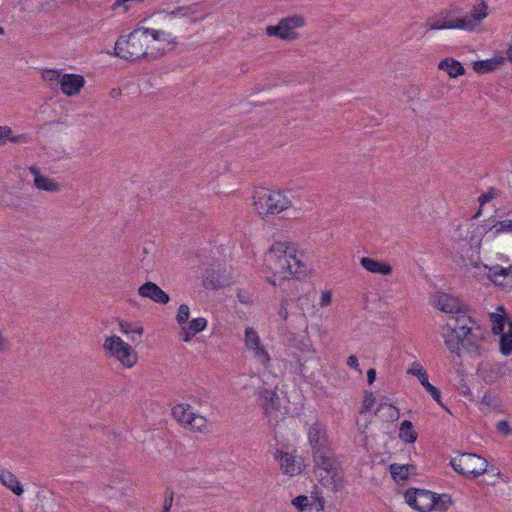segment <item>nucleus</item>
<instances>
[{
    "label": "nucleus",
    "instance_id": "1",
    "mask_svg": "<svg viewBox=\"0 0 512 512\" xmlns=\"http://www.w3.org/2000/svg\"><path fill=\"white\" fill-rule=\"evenodd\" d=\"M487 15V5L484 1L474 5L469 12L459 5L451 4L429 17L424 26L427 30L473 31Z\"/></svg>",
    "mask_w": 512,
    "mask_h": 512
},
{
    "label": "nucleus",
    "instance_id": "2",
    "mask_svg": "<svg viewBox=\"0 0 512 512\" xmlns=\"http://www.w3.org/2000/svg\"><path fill=\"white\" fill-rule=\"evenodd\" d=\"M265 264L274 277L289 279L291 276L301 279L306 276L308 268L297 256L296 250L288 242L278 241L272 244L265 255Z\"/></svg>",
    "mask_w": 512,
    "mask_h": 512
},
{
    "label": "nucleus",
    "instance_id": "3",
    "mask_svg": "<svg viewBox=\"0 0 512 512\" xmlns=\"http://www.w3.org/2000/svg\"><path fill=\"white\" fill-rule=\"evenodd\" d=\"M148 30L135 29L127 37L120 36L115 43V54L125 60L135 61L141 58L156 59L157 53H148Z\"/></svg>",
    "mask_w": 512,
    "mask_h": 512
},
{
    "label": "nucleus",
    "instance_id": "4",
    "mask_svg": "<svg viewBox=\"0 0 512 512\" xmlns=\"http://www.w3.org/2000/svg\"><path fill=\"white\" fill-rule=\"evenodd\" d=\"M312 455L319 482L323 486H332V490L338 491L342 487L343 475L332 448Z\"/></svg>",
    "mask_w": 512,
    "mask_h": 512
},
{
    "label": "nucleus",
    "instance_id": "5",
    "mask_svg": "<svg viewBox=\"0 0 512 512\" xmlns=\"http://www.w3.org/2000/svg\"><path fill=\"white\" fill-rule=\"evenodd\" d=\"M255 210L260 216L278 214L291 206L290 200L280 191L259 188L254 193Z\"/></svg>",
    "mask_w": 512,
    "mask_h": 512
},
{
    "label": "nucleus",
    "instance_id": "6",
    "mask_svg": "<svg viewBox=\"0 0 512 512\" xmlns=\"http://www.w3.org/2000/svg\"><path fill=\"white\" fill-rule=\"evenodd\" d=\"M450 463L457 473L469 478H477L487 470L486 459L474 453H462L454 457Z\"/></svg>",
    "mask_w": 512,
    "mask_h": 512
},
{
    "label": "nucleus",
    "instance_id": "7",
    "mask_svg": "<svg viewBox=\"0 0 512 512\" xmlns=\"http://www.w3.org/2000/svg\"><path fill=\"white\" fill-rule=\"evenodd\" d=\"M103 348L109 357H114L125 367L131 368L137 362V354L133 348L119 336H109L104 340Z\"/></svg>",
    "mask_w": 512,
    "mask_h": 512
},
{
    "label": "nucleus",
    "instance_id": "8",
    "mask_svg": "<svg viewBox=\"0 0 512 512\" xmlns=\"http://www.w3.org/2000/svg\"><path fill=\"white\" fill-rule=\"evenodd\" d=\"M304 25V18L298 15L283 18L275 26H268L266 33L283 40H292L296 37L294 30Z\"/></svg>",
    "mask_w": 512,
    "mask_h": 512
},
{
    "label": "nucleus",
    "instance_id": "9",
    "mask_svg": "<svg viewBox=\"0 0 512 512\" xmlns=\"http://www.w3.org/2000/svg\"><path fill=\"white\" fill-rule=\"evenodd\" d=\"M405 500L409 506L418 512H430L435 507V493L428 490H407Z\"/></svg>",
    "mask_w": 512,
    "mask_h": 512
},
{
    "label": "nucleus",
    "instance_id": "10",
    "mask_svg": "<svg viewBox=\"0 0 512 512\" xmlns=\"http://www.w3.org/2000/svg\"><path fill=\"white\" fill-rule=\"evenodd\" d=\"M493 323L492 331L494 334H501L500 351L504 355L512 353V322L508 323V331L504 332L506 318L500 314L492 313L490 315Z\"/></svg>",
    "mask_w": 512,
    "mask_h": 512
},
{
    "label": "nucleus",
    "instance_id": "11",
    "mask_svg": "<svg viewBox=\"0 0 512 512\" xmlns=\"http://www.w3.org/2000/svg\"><path fill=\"white\" fill-rule=\"evenodd\" d=\"M308 440L312 448V454L331 448L326 427L319 422L314 423L309 428Z\"/></svg>",
    "mask_w": 512,
    "mask_h": 512
},
{
    "label": "nucleus",
    "instance_id": "12",
    "mask_svg": "<svg viewBox=\"0 0 512 512\" xmlns=\"http://www.w3.org/2000/svg\"><path fill=\"white\" fill-rule=\"evenodd\" d=\"M275 460L279 461L280 468L283 474L288 476H295L302 472L303 465L300 461H297L295 456L292 454L283 452L282 450L277 449L274 453Z\"/></svg>",
    "mask_w": 512,
    "mask_h": 512
},
{
    "label": "nucleus",
    "instance_id": "13",
    "mask_svg": "<svg viewBox=\"0 0 512 512\" xmlns=\"http://www.w3.org/2000/svg\"><path fill=\"white\" fill-rule=\"evenodd\" d=\"M433 304L445 313L456 314L461 313V310H463V305L459 299L447 293L435 294L433 296Z\"/></svg>",
    "mask_w": 512,
    "mask_h": 512
},
{
    "label": "nucleus",
    "instance_id": "14",
    "mask_svg": "<svg viewBox=\"0 0 512 512\" xmlns=\"http://www.w3.org/2000/svg\"><path fill=\"white\" fill-rule=\"evenodd\" d=\"M138 294L143 298H148L159 304H167L170 300L169 295L151 281H147L141 285L138 288Z\"/></svg>",
    "mask_w": 512,
    "mask_h": 512
},
{
    "label": "nucleus",
    "instance_id": "15",
    "mask_svg": "<svg viewBox=\"0 0 512 512\" xmlns=\"http://www.w3.org/2000/svg\"><path fill=\"white\" fill-rule=\"evenodd\" d=\"M230 279L225 275V271L220 268H208L204 273L203 286L206 289H218L228 286Z\"/></svg>",
    "mask_w": 512,
    "mask_h": 512
},
{
    "label": "nucleus",
    "instance_id": "16",
    "mask_svg": "<svg viewBox=\"0 0 512 512\" xmlns=\"http://www.w3.org/2000/svg\"><path fill=\"white\" fill-rule=\"evenodd\" d=\"M407 373L412 374L418 377L421 385L425 388V390L431 395V397L439 404H441V394L438 388L430 384L428 380V374L423 369L422 365L414 362L412 367L408 369Z\"/></svg>",
    "mask_w": 512,
    "mask_h": 512
},
{
    "label": "nucleus",
    "instance_id": "17",
    "mask_svg": "<svg viewBox=\"0 0 512 512\" xmlns=\"http://www.w3.org/2000/svg\"><path fill=\"white\" fill-rule=\"evenodd\" d=\"M84 84V78L77 74H64L60 79L61 90L67 96L79 94Z\"/></svg>",
    "mask_w": 512,
    "mask_h": 512
},
{
    "label": "nucleus",
    "instance_id": "18",
    "mask_svg": "<svg viewBox=\"0 0 512 512\" xmlns=\"http://www.w3.org/2000/svg\"><path fill=\"white\" fill-rule=\"evenodd\" d=\"M457 331L452 329V325L446 324L442 327L441 335L448 350L451 353L459 354L461 347H463V338Z\"/></svg>",
    "mask_w": 512,
    "mask_h": 512
},
{
    "label": "nucleus",
    "instance_id": "19",
    "mask_svg": "<svg viewBox=\"0 0 512 512\" xmlns=\"http://www.w3.org/2000/svg\"><path fill=\"white\" fill-rule=\"evenodd\" d=\"M29 171L34 176V185L37 189L47 192H59L61 190L60 184L52 178L41 175L38 167L31 166Z\"/></svg>",
    "mask_w": 512,
    "mask_h": 512
},
{
    "label": "nucleus",
    "instance_id": "20",
    "mask_svg": "<svg viewBox=\"0 0 512 512\" xmlns=\"http://www.w3.org/2000/svg\"><path fill=\"white\" fill-rule=\"evenodd\" d=\"M456 317H452L447 325H452V329L458 330L457 333L463 336L469 333L470 329L476 325V322L466 313L461 310V313H456Z\"/></svg>",
    "mask_w": 512,
    "mask_h": 512
},
{
    "label": "nucleus",
    "instance_id": "21",
    "mask_svg": "<svg viewBox=\"0 0 512 512\" xmlns=\"http://www.w3.org/2000/svg\"><path fill=\"white\" fill-rule=\"evenodd\" d=\"M361 266L370 273L391 275L392 267L385 262H380L370 257H362L360 259Z\"/></svg>",
    "mask_w": 512,
    "mask_h": 512
},
{
    "label": "nucleus",
    "instance_id": "22",
    "mask_svg": "<svg viewBox=\"0 0 512 512\" xmlns=\"http://www.w3.org/2000/svg\"><path fill=\"white\" fill-rule=\"evenodd\" d=\"M463 347L469 352H475L478 350L479 344L483 339V331L479 325L473 326L469 333H465L463 336Z\"/></svg>",
    "mask_w": 512,
    "mask_h": 512
},
{
    "label": "nucleus",
    "instance_id": "23",
    "mask_svg": "<svg viewBox=\"0 0 512 512\" xmlns=\"http://www.w3.org/2000/svg\"><path fill=\"white\" fill-rule=\"evenodd\" d=\"M260 401L266 414L280 407V398L275 390L264 389L260 394Z\"/></svg>",
    "mask_w": 512,
    "mask_h": 512
},
{
    "label": "nucleus",
    "instance_id": "24",
    "mask_svg": "<svg viewBox=\"0 0 512 512\" xmlns=\"http://www.w3.org/2000/svg\"><path fill=\"white\" fill-rule=\"evenodd\" d=\"M0 482L17 496H20L24 492L23 486L18 481L17 477L8 470L0 468Z\"/></svg>",
    "mask_w": 512,
    "mask_h": 512
},
{
    "label": "nucleus",
    "instance_id": "25",
    "mask_svg": "<svg viewBox=\"0 0 512 512\" xmlns=\"http://www.w3.org/2000/svg\"><path fill=\"white\" fill-rule=\"evenodd\" d=\"M438 67L439 69L446 71L452 78H456L457 76L463 75L465 73L463 65L453 58H446L442 60Z\"/></svg>",
    "mask_w": 512,
    "mask_h": 512
},
{
    "label": "nucleus",
    "instance_id": "26",
    "mask_svg": "<svg viewBox=\"0 0 512 512\" xmlns=\"http://www.w3.org/2000/svg\"><path fill=\"white\" fill-rule=\"evenodd\" d=\"M490 373L491 375L488 376L489 381H496L498 379H512V369L508 363H495L491 365Z\"/></svg>",
    "mask_w": 512,
    "mask_h": 512
},
{
    "label": "nucleus",
    "instance_id": "27",
    "mask_svg": "<svg viewBox=\"0 0 512 512\" xmlns=\"http://www.w3.org/2000/svg\"><path fill=\"white\" fill-rule=\"evenodd\" d=\"M172 415L178 422L189 425L194 412L188 404H177L172 408Z\"/></svg>",
    "mask_w": 512,
    "mask_h": 512
},
{
    "label": "nucleus",
    "instance_id": "28",
    "mask_svg": "<svg viewBox=\"0 0 512 512\" xmlns=\"http://www.w3.org/2000/svg\"><path fill=\"white\" fill-rule=\"evenodd\" d=\"M390 473L392 478L395 481H404L409 475L415 470L414 465H400V464H391L390 465Z\"/></svg>",
    "mask_w": 512,
    "mask_h": 512
},
{
    "label": "nucleus",
    "instance_id": "29",
    "mask_svg": "<svg viewBox=\"0 0 512 512\" xmlns=\"http://www.w3.org/2000/svg\"><path fill=\"white\" fill-rule=\"evenodd\" d=\"M502 62V58L476 61L473 63V69L477 73H488L495 70L500 64H502Z\"/></svg>",
    "mask_w": 512,
    "mask_h": 512
},
{
    "label": "nucleus",
    "instance_id": "30",
    "mask_svg": "<svg viewBox=\"0 0 512 512\" xmlns=\"http://www.w3.org/2000/svg\"><path fill=\"white\" fill-rule=\"evenodd\" d=\"M399 438L406 443H414L417 440V433L412 422L405 420L399 429Z\"/></svg>",
    "mask_w": 512,
    "mask_h": 512
},
{
    "label": "nucleus",
    "instance_id": "31",
    "mask_svg": "<svg viewBox=\"0 0 512 512\" xmlns=\"http://www.w3.org/2000/svg\"><path fill=\"white\" fill-rule=\"evenodd\" d=\"M6 140H9L12 143H26L27 136L26 135H12V130L8 126H0V145L4 144Z\"/></svg>",
    "mask_w": 512,
    "mask_h": 512
},
{
    "label": "nucleus",
    "instance_id": "32",
    "mask_svg": "<svg viewBox=\"0 0 512 512\" xmlns=\"http://www.w3.org/2000/svg\"><path fill=\"white\" fill-rule=\"evenodd\" d=\"M488 276L492 282L498 284L499 277H511L512 278V265L509 267H502L499 265L493 266L489 269Z\"/></svg>",
    "mask_w": 512,
    "mask_h": 512
},
{
    "label": "nucleus",
    "instance_id": "33",
    "mask_svg": "<svg viewBox=\"0 0 512 512\" xmlns=\"http://www.w3.org/2000/svg\"><path fill=\"white\" fill-rule=\"evenodd\" d=\"M382 410H385L384 417L387 421L394 422L399 419L400 413L395 406L387 403H380L375 414H378Z\"/></svg>",
    "mask_w": 512,
    "mask_h": 512
},
{
    "label": "nucleus",
    "instance_id": "34",
    "mask_svg": "<svg viewBox=\"0 0 512 512\" xmlns=\"http://www.w3.org/2000/svg\"><path fill=\"white\" fill-rule=\"evenodd\" d=\"M261 345V340L258 333L251 327H247L245 330V346L248 350L258 348Z\"/></svg>",
    "mask_w": 512,
    "mask_h": 512
},
{
    "label": "nucleus",
    "instance_id": "35",
    "mask_svg": "<svg viewBox=\"0 0 512 512\" xmlns=\"http://www.w3.org/2000/svg\"><path fill=\"white\" fill-rule=\"evenodd\" d=\"M188 426L194 431L205 432L207 430V419L194 413Z\"/></svg>",
    "mask_w": 512,
    "mask_h": 512
},
{
    "label": "nucleus",
    "instance_id": "36",
    "mask_svg": "<svg viewBox=\"0 0 512 512\" xmlns=\"http://www.w3.org/2000/svg\"><path fill=\"white\" fill-rule=\"evenodd\" d=\"M251 351L253 352V355L258 360V362L267 368L271 358L264 346L261 344L258 346V348H253Z\"/></svg>",
    "mask_w": 512,
    "mask_h": 512
},
{
    "label": "nucleus",
    "instance_id": "37",
    "mask_svg": "<svg viewBox=\"0 0 512 512\" xmlns=\"http://www.w3.org/2000/svg\"><path fill=\"white\" fill-rule=\"evenodd\" d=\"M490 231H493L495 235L500 233H512V220L505 219L498 221L490 228Z\"/></svg>",
    "mask_w": 512,
    "mask_h": 512
},
{
    "label": "nucleus",
    "instance_id": "38",
    "mask_svg": "<svg viewBox=\"0 0 512 512\" xmlns=\"http://www.w3.org/2000/svg\"><path fill=\"white\" fill-rule=\"evenodd\" d=\"M292 505L296 507L298 512H306L310 510L312 504L309 502V499L305 495H299L292 500Z\"/></svg>",
    "mask_w": 512,
    "mask_h": 512
},
{
    "label": "nucleus",
    "instance_id": "39",
    "mask_svg": "<svg viewBox=\"0 0 512 512\" xmlns=\"http://www.w3.org/2000/svg\"><path fill=\"white\" fill-rule=\"evenodd\" d=\"M119 329L124 334L137 333L139 335V337L143 333V328L142 327L137 326V325H135L133 323L125 322V321H120L119 322Z\"/></svg>",
    "mask_w": 512,
    "mask_h": 512
},
{
    "label": "nucleus",
    "instance_id": "40",
    "mask_svg": "<svg viewBox=\"0 0 512 512\" xmlns=\"http://www.w3.org/2000/svg\"><path fill=\"white\" fill-rule=\"evenodd\" d=\"M452 501L450 496L447 494L435 495V507L434 509L439 511H446L451 505Z\"/></svg>",
    "mask_w": 512,
    "mask_h": 512
},
{
    "label": "nucleus",
    "instance_id": "41",
    "mask_svg": "<svg viewBox=\"0 0 512 512\" xmlns=\"http://www.w3.org/2000/svg\"><path fill=\"white\" fill-rule=\"evenodd\" d=\"M190 316V309L189 306L186 304H181L178 308L177 315H176V321L177 323L182 326L186 325L187 321Z\"/></svg>",
    "mask_w": 512,
    "mask_h": 512
},
{
    "label": "nucleus",
    "instance_id": "42",
    "mask_svg": "<svg viewBox=\"0 0 512 512\" xmlns=\"http://www.w3.org/2000/svg\"><path fill=\"white\" fill-rule=\"evenodd\" d=\"M207 326V320L203 317H198L193 319L189 324L188 328L194 334L202 332Z\"/></svg>",
    "mask_w": 512,
    "mask_h": 512
},
{
    "label": "nucleus",
    "instance_id": "43",
    "mask_svg": "<svg viewBox=\"0 0 512 512\" xmlns=\"http://www.w3.org/2000/svg\"><path fill=\"white\" fill-rule=\"evenodd\" d=\"M374 402H375V398L373 396V393L369 392V391H365L364 399H363L362 406L360 409V413L364 414V413L369 412L371 410V408L373 407Z\"/></svg>",
    "mask_w": 512,
    "mask_h": 512
},
{
    "label": "nucleus",
    "instance_id": "44",
    "mask_svg": "<svg viewBox=\"0 0 512 512\" xmlns=\"http://www.w3.org/2000/svg\"><path fill=\"white\" fill-rule=\"evenodd\" d=\"M42 77L45 81H48V82H59L60 83V79H61V74L58 70H54V69H46L43 71L42 73Z\"/></svg>",
    "mask_w": 512,
    "mask_h": 512
},
{
    "label": "nucleus",
    "instance_id": "45",
    "mask_svg": "<svg viewBox=\"0 0 512 512\" xmlns=\"http://www.w3.org/2000/svg\"><path fill=\"white\" fill-rule=\"evenodd\" d=\"M10 349V342L8 338L4 335L3 331L0 329V354H5Z\"/></svg>",
    "mask_w": 512,
    "mask_h": 512
},
{
    "label": "nucleus",
    "instance_id": "46",
    "mask_svg": "<svg viewBox=\"0 0 512 512\" xmlns=\"http://www.w3.org/2000/svg\"><path fill=\"white\" fill-rule=\"evenodd\" d=\"M142 30H148V34H150L152 36L153 40H155V41L166 39L165 36L167 34L162 30H155V29H151V28H142Z\"/></svg>",
    "mask_w": 512,
    "mask_h": 512
},
{
    "label": "nucleus",
    "instance_id": "47",
    "mask_svg": "<svg viewBox=\"0 0 512 512\" xmlns=\"http://www.w3.org/2000/svg\"><path fill=\"white\" fill-rule=\"evenodd\" d=\"M496 427H497V430L499 432L503 433L504 435H510L512 433L510 425H509L508 421H506V420L498 421L496 424Z\"/></svg>",
    "mask_w": 512,
    "mask_h": 512
},
{
    "label": "nucleus",
    "instance_id": "48",
    "mask_svg": "<svg viewBox=\"0 0 512 512\" xmlns=\"http://www.w3.org/2000/svg\"><path fill=\"white\" fill-rule=\"evenodd\" d=\"M173 502V491L167 490L165 493V500L163 505V512H169Z\"/></svg>",
    "mask_w": 512,
    "mask_h": 512
},
{
    "label": "nucleus",
    "instance_id": "49",
    "mask_svg": "<svg viewBox=\"0 0 512 512\" xmlns=\"http://www.w3.org/2000/svg\"><path fill=\"white\" fill-rule=\"evenodd\" d=\"M194 335L195 334L191 330H189L187 325L181 326L180 336H181L182 341L189 342Z\"/></svg>",
    "mask_w": 512,
    "mask_h": 512
},
{
    "label": "nucleus",
    "instance_id": "50",
    "mask_svg": "<svg viewBox=\"0 0 512 512\" xmlns=\"http://www.w3.org/2000/svg\"><path fill=\"white\" fill-rule=\"evenodd\" d=\"M332 302V294L329 291H323L321 294L320 305L322 307L330 305Z\"/></svg>",
    "mask_w": 512,
    "mask_h": 512
},
{
    "label": "nucleus",
    "instance_id": "51",
    "mask_svg": "<svg viewBox=\"0 0 512 512\" xmlns=\"http://www.w3.org/2000/svg\"><path fill=\"white\" fill-rule=\"evenodd\" d=\"M347 365L350 367V368H353L355 370H357L359 373H361V370L359 368V363H358V359L356 356L354 355H351L347 358Z\"/></svg>",
    "mask_w": 512,
    "mask_h": 512
},
{
    "label": "nucleus",
    "instance_id": "52",
    "mask_svg": "<svg viewBox=\"0 0 512 512\" xmlns=\"http://www.w3.org/2000/svg\"><path fill=\"white\" fill-rule=\"evenodd\" d=\"M494 197V194L492 192H487V193H484L482 194L480 197H479V202L481 205L491 201Z\"/></svg>",
    "mask_w": 512,
    "mask_h": 512
},
{
    "label": "nucleus",
    "instance_id": "53",
    "mask_svg": "<svg viewBox=\"0 0 512 512\" xmlns=\"http://www.w3.org/2000/svg\"><path fill=\"white\" fill-rule=\"evenodd\" d=\"M315 508H316V510L318 512L324 510V508H325V500H324L323 497H317L316 498Z\"/></svg>",
    "mask_w": 512,
    "mask_h": 512
},
{
    "label": "nucleus",
    "instance_id": "54",
    "mask_svg": "<svg viewBox=\"0 0 512 512\" xmlns=\"http://www.w3.org/2000/svg\"><path fill=\"white\" fill-rule=\"evenodd\" d=\"M284 304H285V301L283 300L281 303L280 309L278 311V314L282 319L286 320L288 317V310L285 308Z\"/></svg>",
    "mask_w": 512,
    "mask_h": 512
},
{
    "label": "nucleus",
    "instance_id": "55",
    "mask_svg": "<svg viewBox=\"0 0 512 512\" xmlns=\"http://www.w3.org/2000/svg\"><path fill=\"white\" fill-rule=\"evenodd\" d=\"M376 379V370L371 368L367 371V381L371 385Z\"/></svg>",
    "mask_w": 512,
    "mask_h": 512
},
{
    "label": "nucleus",
    "instance_id": "56",
    "mask_svg": "<svg viewBox=\"0 0 512 512\" xmlns=\"http://www.w3.org/2000/svg\"><path fill=\"white\" fill-rule=\"evenodd\" d=\"M182 11H183V8H181V7L177 8V9L171 11L169 13V16H171L172 18L178 17V16H183L184 14L182 13Z\"/></svg>",
    "mask_w": 512,
    "mask_h": 512
},
{
    "label": "nucleus",
    "instance_id": "57",
    "mask_svg": "<svg viewBox=\"0 0 512 512\" xmlns=\"http://www.w3.org/2000/svg\"><path fill=\"white\" fill-rule=\"evenodd\" d=\"M506 58L512 63V45L506 51Z\"/></svg>",
    "mask_w": 512,
    "mask_h": 512
},
{
    "label": "nucleus",
    "instance_id": "58",
    "mask_svg": "<svg viewBox=\"0 0 512 512\" xmlns=\"http://www.w3.org/2000/svg\"><path fill=\"white\" fill-rule=\"evenodd\" d=\"M268 281L272 284V285H276V281L274 279H270L268 278Z\"/></svg>",
    "mask_w": 512,
    "mask_h": 512
},
{
    "label": "nucleus",
    "instance_id": "59",
    "mask_svg": "<svg viewBox=\"0 0 512 512\" xmlns=\"http://www.w3.org/2000/svg\"><path fill=\"white\" fill-rule=\"evenodd\" d=\"M4 33H5L4 28L0 26V35H3Z\"/></svg>",
    "mask_w": 512,
    "mask_h": 512
}]
</instances>
